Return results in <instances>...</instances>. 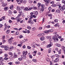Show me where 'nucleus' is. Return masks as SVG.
I'll return each mask as SVG.
<instances>
[{
	"label": "nucleus",
	"instance_id": "nucleus-1",
	"mask_svg": "<svg viewBox=\"0 0 65 65\" xmlns=\"http://www.w3.org/2000/svg\"><path fill=\"white\" fill-rule=\"evenodd\" d=\"M59 41V39H58V38L56 37L55 38H54V41L55 42H58Z\"/></svg>",
	"mask_w": 65,
	"mask_h": 65
},
{
	"label": "nucleus",
	"instance_id": "nucleus-2",
	"mask_svg": "<svg viewBox=\"0 0 65 65\" xmlns=\"http://www.w3.org/2000/svg\"><path fill=\"white\" fill-rule=\"evenodd\" d=\"M13 39V38L12 37H11L9 40V41L10 43H12V42L11 41Z\"/></svg>",
	"mask_w": 65,
	"mask_h": 65
},
{
	"label": "nucleus",
	"instance_id": "nucleus-3",
	"mask_svg": "<svg viewBox=\"0 0 65 65\" xmlns=\"http://www.w3.org/2000/svg\"><path fill=\"white\" fill-rule=\"evenodd\" d=\"M19 17H17L16 18H15V19L17 21V23H19V22H20V20L19 19Z\"/></svg>",
	"mask_w": 65,
	"mask_h": 65
},
{
	"label": "nucleus",
	"instance_id": "nucleus-4",
	"mask_svg": "<svg viewBox=\"0 0 65 65\" xmlns=\"http://www.w3.org/2000/svg\"><path fill=\"white\" fill-rule=\"evenodd\" d=\"M20 11H21V12H20V11L19 12V14L18 16L17 17H18V18H20V17H21V14H22V10H20Z\"/></svg>",
	"mask_w": 65,
	"mask_h": 65
},
{
	"label": "nucleus",
	"instance_id": "nucleus-5",
	"mask_svg": "<svg viewBox=\"0 0 65 65\" xmlns=\"http://www.w3.org/2000/svg\"><path fill=\"white\" fill-rule=\"evenodd\" d=\"M8 55L7 54H5V60H8V58L7 57Z\"/></svg>",
	"mask_w": 65,
	"mask_h": 65
},
{
	"label": "nucleus",
	"instance_id": "nucleus-6",
	"mask_svg": "<svg viewBox=\"0 0 65 65\" xmlns=\"http://www.w3.org/2000/svg\"><path fill=\"white\" fill-rule=\"evenodd\" d=\"M28 23H30V24H33V21H32L30 20H29L28 22Z\"/></svg>",
	"mask_w": 65,
	"mask_h": 65
},
{
	"label": "nucleus",
	"instance_id": "nucleus-7",
	"mask_svg": "<svg viewBox=\"0 0 65 65\" xmlns=\"http://www.w3.org/2000/svg\"><path fill=\"white\" fill-rule=\"evenodd\" d=\"M28 54V52L24 51L23 52V55H26Z\"/></svg>",
	"mask_w": 65,
	"mask_h": 65
},
{
	"label": "nucleus",
	"instance_id": "nucleus-8",
	"mask_svg": "<svg viewBox=\"0 0 65 65\" xmlns=\"http://www.w3.org/2000/svg\"><path fill=\"white\" fill-rule=\"evenodd\" d=\"M4 49L6 51H7L9 49V47L8 46H7L5 47Z\"/></svg>",
	"mask_w": 65,
	"mask_h": 65
},
{
	"label": "nucleus",
	"instance_id": "nucleus-9",
	"mask_svg": "<svg viewBox=\"0 0 65 65\" xmlns=\"http://www.w3.org/2000/svg\"><path fill=\"white\" fill-rule=\"evenodd\" d=\"M61 48L64 52L65 51V47L64 46H61Z\"/></svg>",
	"mask_w": 65,
	"mask_h": 65
},
{
	"label": "nucleus",
	"instance_id": "nucleus-10",
	"mask_svg": "<svg viewBox=\"0 0 65 65\" xmlns=\"http://www.w3.org/2000/svg\"><path fill=\"white\" fill-rule=\"evenodd\" d=\"M59 61V59L58 58H56V59L54 60V62L56 63V62H58Z\"/></svg>",
	"mask_w": 65,
	"mask_h": 65
},
{
	"label": "nucleus",
	"instance_id": "nucleus-11",
	"mask_svg": "<svg viewBox=\"0 0 65 65\" xmlns=\"http://www.w3.org/2000/svg\"><path fill=\"white\" fill-rule=\"evenodd\" d=\"M50 1L49 0H46L45 1V2L47 3V4H48L50 3Z\"/></svg>",
	"mask_w": 65,
	"mask_h": 65
},
{
	"label": "nucleus",
	"instance_id": "nucleus-12",
	"mask_svg": "<svg viewBox=\"0 0 65 65\" xmlns=\"http://www.w3.org/2000/svg\"><path fill=\"white\" fill-rule=\"evenodd\" d=\"M4 61V59L2 57H0V62H2Z\"/></svg>",
	"mask_w": 65,
	"mask_h": 65
},
{
	"label": "nucleus",
	"instance_id": "nucleus-13",
	"mask_svg": "<svg viewBox=\"0 0 65 65\" xmlns=\"http://www.w3.org/2000/svg\"><path fill=\"white\" fill-rule=\"evenodd\" d=\"M56 46H58V47H60L61 46V44H56Z\"/></svg>",
	"mask_w": 65,
	"mask_h": 65
},
{
	"label": "nucleus",
	"instance_id": "nucleus-14",
	"mask_svg": "<svg viewBox=\"0 0 65 65\" xmlns=\"http://www.w3.org/2000/svg\"><path fill=\"white\" fill-rule=\"evenodd\" d=\"M34 13L36 15H37L38 14V12L37 11H35L34 12Z\"/></svg>",
	"mask_w": 65,
	"mask_h": 65
},
{
	"label": "nucleus",
	"instance_id": "nucleus-15",
	"mask_svg": "<svg viewBox=\"0 0 65 65\" xmlns=\"http://www.w3.org/2000/svg\"><path fill=\"white\" fill-rule=\"evenodd\" d=\"M17 9L18 10H20V12L21 11V10H20V7L19 6L17 7Z\"/></svg>",
	"mask_w": 65,
	"mask_h": 65
},
{
	"label": "nucleus",
	"instance_id": "nucleus-16",
	"mask_svg": "<svg viewBox=\"0 0 65 65\" xmlns=\"http://www.w3.org/2000/svg\"><path fill=\"white\" fill-rule=\"evenodd\" d=\"M44 9H41V10L40 11V12L41 13L43 12L44 11Z\"/></svg>",
	"mask_w": 65,
	"mask_h": 65
},
{
	"label": "nucleus",
	"instance_id": "nucleus-17",
	"mask_svg": "<svg viewBox=\"0 0 65 65\" xmlns=\"http://www.w3.org/2000/svg\"><path fill=\"white\" fill-rule=\"evenodd\" d=\"M46 60L47 62H50V59L48 58H47L46 59Z\"/></svg>",
	"mask_w": 65,
	"mask_h": 65
},
{
	"label": "nucleus",
	"instance_id": "nucleus-18",
	"mask_svg": "<svg viewBox=\"0 0 65 65\" xmlns=\"http://www.w3.org/2000/svg\"><path fill=\"white\" fill-rule=\"evenodd\" d=\"M10 32V29H8L6 31V34H9Z\"/></svg>",
	"mask_w": 65,
	"mask_h": 65
},
{
	"label": "nucleus",
	"instance_id": "nucleus-19",
	"mask_svg": "<svg viewBox=\"0 0 65 65\" xmlns=\"http://www.w3.org/2000/svg\"><path fill=\"white\" fill-rule=\"evenodd\" d=\"M6 5H7V4L5 3L3 4L2 5V6L3 7H5V6H6Z\"/></svg>",
	"mask_w": 65,
	"mask_h": 65
},
{
	"label": "nucleus",
	"instance_id": "nucleus-20",
	"mask_svg": "<svg viewBox=\"0 0 65 65\" xmlns=\"http://www.w3.org/2000/svg\"><path fill=\"white\" fill-rule=\"evenodd\" d=\"M10 8L11 9H13V5H12L10 7Z\"/></svg>",
	"mask_w": 65,
	"mask_h": 65
},
{
	"label": "nucleus",
	"instance_id": "nucleus-21",
	"mask_svg": "<svg viewBox=\"0 0 65 65\" xmlns=\"http://www.w3.org/2000/svg\"><path fill=\"white\" fill-rule=\"evenodd\" d=\"M24 10L25 11H28L29 10V9L27 7H26L24 9Z\"/></svg>",
	"mask_w": 65,
	"mask_h": 65
},
{
	"label": "nucleus",
	"instance_id": "nucleus-22",
	"mask_svg": "<svg viewBox=\"0 0 65 65\" xmlns=\"http://www.w3.org/2000/svg\"><path fill=\"white\" fill-rule=\"evenodd\" d=\"M40 40H42V41L44 40V37H41L40 38Z\"/></svg>",
	"mask_w": 65,
	"mask_h": 65
},
{
	"label": "nucleus",
	"instance_id": "nucleus-23",
	"mask_svg": "<svg viewBox=\"0 0 65 65\" xmlns=\"http://www.w3.org/2000/svg\"><path fill=\"white\" fill-rule=\"evenodd\" d=\"M5 10H7L8 9V7H6L4 8Z\"/></svg>",
	"mask_w": 65,
	"mask_h": 65
},
{
	"label": "nucleus",
	"instance_id": "nucleus-24",
	"mask_svg": "<svg viewBox=\"0 0 65 65\" xmlns=\"http://www.w3.org/2000/svg\"><path fill=\"white\" fill-rule=\"evenodd\" d=\"M18 57V55H17V54H15L14 55V56L13 57L14 58H17Z\"/></svg>",
	"mask_w": 65,
	"mask_h": 65
},
{
	"label": "nucleus",
	"instance_id": "nucleus-25",
	"mask_svg": "<svg viewBox=\"0 0 65 65\" xmlns=\"http://www.w3.org/2000/svg\"><path fill=\"white\" fill-rule=\"evenodd\" d=\"M44 33H48L49 32H50V30H45L44 31Z\"/></svg>",
	"mask_w": 65,
	"mask_h": 65
},
{
	"label": "nucleus",
	"instance_id": "nucleus-26",
	"mask_svg": "<svg viewBox=\"0 0 65 65\" xmlns=\"http://www.w3.org/2000/svg\"><path fill=\"white\" fill-rule=\"evenodd\" d=\"M39 7L41 5V4L40 3H39L37 5Z\"/></svg>",
	"mask_w": 65,
	"mask_h": 65
},
{
	"label": "nucleus",
	"instance_id": "nucleus-27",
	"mask_svg": "<svg viewBox=\"0 0 65 65\" xmlns=\"http://www.w3.org/2000/svg\"><path fill=\"white\" fill-rule=\"evenodd\" d=\"M32 61L34 62H37V60L35 59H32Z\"/></svg>",
	"mask_w": 65,
	"mask_h": 65
},
{
	"label": "nucleus",
	"instance_id": "nucleus-28",
	"mask_svg": "<svg viewBox=\"0 0 65 65\" xmlns=\"http://www.w3.org/2000/svg\"><path fill=\"white\" fill-rule=\"evenodd\" d=\"M45 6V5H41V7L42 8L41 9H43V8L44 9V7Z\"/></svg>",
	"mask_w": 65,
	"mask_h": 65
},
{
	"label": "nucleus",
	"instance_id": "nucleus-29",
	"mask_svg": "<svg viewBox=\"0 0 65 65\" xmlns=\"http://www.w3.org/2000/svg\"><path fill=\"white\" fill-rule=\"evenodd\" d=\"M32 8H34V9H37V7H34V6H32Z\"/></svg>",
	"mask_w": 65,
	"mask_h": 65
},
{
	"label": "nucleus",
	"instance_id": "nucleus-30",
	"mask_svg": "<svg viewBox=\"0 0 65 65\" xmlns=\"http://www.w3.org/2000/svg\"><path fill=\"white\" fill-rule=\"evenodd\" d=\"M59 9H60V10H61V9H62V10H63V7H61V6H60L59 7Z\"/></svg>",
	"mask_w": 65,
	"mask_h": 65
},
{
	"label": "nucleus",
	"instance_id": "nucleus-31",
	"mask_svg": "<svg viewBox=\"0 0 65 65\" xmlns=\"http://www.w3.org/2000/svg\"><path fill=\"white\" fill-rule=\"evenodd\" d=\"M55 56L57 58H59V57H60V56L58 54H56L55 55Z\"/></svg>",
	"mask_w": 65,
	"mask_h": 65
},
{
	"label": "nucleus",
	"instance_id": "nucleus-32",
	"mask_svg": "<svg viewBox=\"0 0 65 65\" xmlns=\"http://www.w3.org/2000/svg\"><path fill=\"white\" fill-rule=\"evenodd\" d=\"M27 28L29 30H31V27L30 26H27Z\"/></svg>",
	"mask_w": 65,
	"mask_h": 65
},
{
	"label": "nucleus",
	"instance_id": "nucleus-33",
	"mask_svg": "<svg viewBox=\"0 0 65 65\" xmlns=\"http://www.w3.org/2000/svg\"><path fill=\"white\" fill-rule=\"evenodd\" d=\"M52 46V44L50 45V44H49L47 46V47H50Z\"/></svg>",
	"mask_w": 65,
	"mask_h": 65
},
{
	"label": "nucleus",
	"instance_id": "nucleus-34",
	"mask_svg": "<svg viewBox=\"0 0 65 65\" xmlns=\"http://www.w3.org/2000/svg\"><path fill=\"white\" fill-rule=\"evenodd\" d=\"M58 25H59V23H57L56 24V25H54V26L55 27H57Z\"/></svg>",
	"mask_w": 65,
	"mask_h": 65
},
{
	"label": "nucleus",
	"instance_id": "nucleus-35",
	"mask_svg": "<svg viewBox=\"0 0 65 65\" xmlns=\"http://www.w3.org/2000/svg\"><path fill=\"white\" fill-rule=\"evenodd\" d=\"M48 15V17H52L53 15H52L51 14H49Z\"/></svg>",
	"mask_w": 65,
	"mask_h": 65
},
{
	"label": "nucleus",
	"instance_id": "nucleus-36",
	"mask_svg": "<svg viewBox=\"0 0 65 65\" xmlns=\"http://www.w3.org/2000/svg\"><path fill=\"white\" fill-rule=\"evenodd\" d=\"M48 9L49 11H50V10H52V8L51 7H50L48 8Z\"/></svg>",
	"mask_w": 65,
	"mask_h": 65
},
{
	"label": "nucleus",
	"instance_id": "nucleus-37",
	"mask_svg": "<svg viewBox=\"0 0 65 65\" xmlns=\"http://www.w3.org/2000/svg\"><path fill=\"white\" fill-rule=\"evenodd\" d=\"M58 54H61V50H59L58 51Z\"/></svg>",
	"mask_w": 65,
	"mask_h": 65
},
{
	"label": "nucleus",
	"instance_id": "nucleus-38",
	"mask_svg": "<svg viewBox=\"0 0 65 65\" xmlns=\"http://www.w3.org/2000/svg\"><path fill=\"white\" fill-rule=\"evenodd\" d=\"M15 63L16 64H19L20 63V62L19 61H16L15 62Z\"/></svg>",
	"mask_w": 65,
	"mask_h": 65
},
{
	"label": "nucleus",
	"instance_id": "nucleus-39",
	"mask_svg": "<svg viewBox=\"0 0 65 65\" xmlns=\"http://www.w3.org/2000/svg\"><path fill=\"white\" fill-rule=\"evenodd\" d=\"M51 6L52 7H56V6H57V5L54 4V5H51Z\"/></svg>",
	"mask_w": 65,
	"mask_h": 65
},
{
	"label": "nucleus",
	"instance_id": "nucleus-40",
	"mask_svg": "<svg viewBox=\"0 0 65 65\" xmlns=\"http://www.w3.org/2000/svg\"><path fill=\"white\" fill-rule=\"evenodd\" d=\"M54 1H52L51 2H50V4H54Z\"/></svg>",
	"mask_w": 65,
	"mask_h": 65
},
{
	"label": "nucleus",
	"instance_id": "nucleus-41",
	"mask_svg": "<svg viewBox=\"0 0 65 65\" xmlns=\"http://www.w3.org/2000/svg\"><path fill=\"white\" fill-rule=\"evenodd\" d=\"M18 60L19 61H22V60H23V58H18Z\"/></svg>",
	"mask_w": 65,
	"mask_h": 65
},
{
	"label": "nucleus",
	"instance_id": "nucleus-42",
	"mask_svg": "<svg viewBox=\"0 0 65 65\" xmlns=\"http://www.w3.org/2000/svg\"><path fill=\"white\" fill-rule=\"evenodd\" d=\"M9 55H11V56H12V53L11 52H9Z\"/></svg>",
	"mask_w": 65,
	"mask_h": 65
},
{
	"label": "nucleus",
	"instance_id": "nucleus-43",
	"mask_svg": "<svg viewBox=\"0 0 65 65\" xmlns=\"http://www.w3.org/2000/svg\"><path fill=\"white\" fill-rule=\"evenodd\" d=\"M56 5H57V6H59H59H60V3H57L56 4Z\"/></svg>",
	"mask_w": 65,
	"mask_h": 65
},
{
	"label": "nucleus",
	"instance_id": "nucleus-44",
	"mask_svg": "<svg viewBox=\"0 0 65 65\" xmlns=\"http://www.w3.org/2000/svg\"><path fill=\"white\" fill-rule=\"evenodd\" d=\"M8 64L9 65H12V62H10L8 63Z\"/></svg>",
	"mask_w": 65,
	"mask_h": 65
},
{
	"label": "nucleus",
	"instance_id": "nucleus-45",
	"mask_svg": "<svg viewBox=\"0 0 65 65\" xmlns=\"http://www.w3.org/2000/svg\"><path fill=\"white\" fill-rule=\"evenodd\" d=\"M51 52V48H50L49 49L48 53H50Z\"/></svg>",
	"mask_w": 65,
	"mask_h": 65
},
{
	"label": "nucleus",
	"instance_id": "nucleus-46",
	"mask_svg": "<svg viewBox=\"0 0 65 65\" xmlns=\"http://www.w3.org/2000/svg\"><path fill=\"white\" fill-rule=\"evenodd\" d=\"M30 14H31V15L30 16V17L31 16V17H33V14H34L32 12L30 13Z\"/></svg>",
	"mask_w": 65,
	"mask_h": 65
},
{
	"label": "nucleus",
	"instance_id": "nucleus-47",
	"mask_svg": "<svg viewBox=\"0 0 65 65\" xmlns=\"http://www.w3.org/2000/svg\"><path fill=\"white\" fill-rule=\"evenodd\" d=\"M14 48L12 46L11 47H10L9 48L10 50H12V49H13Z\"/></svg>",
	"mask_w": 65,
	"mask_h": 65
},
{
	"label": "nucleus",
	"instance_id": "nucleus-48",
	"mask_svg": "<svg viewBox=\"0 0 65 65\" xmlns=\"http://www.w3.org/2000/svg\"><path fill=\"white\" fill-rule=\"evenodd\" d=\"M5 36L4 35L2 37V39H4Z\"/></svg>",
	"mask_w": 65,
	"mask_h": 65
},
{
	"label": "nucleus",
	"instance_id": "nucleus-49",
	"mask_svg": "<svg viewBox=\"0 0 65 65\" xmlns=\"http://www.w3.org/2000/svg\"><path fill=\"white\" fill-rule=\"evenodd\" d=\"M8 2H10V1H11V2H13L14 1V0H7Z\"/></svg>",
	"mask_w": 65,
	"mask_h": 65
},
{
	"label": "nucleus",
	"instance_id": "nucleus-50",
	"mask_svg": "<svg viewBox=\"0 0 65 65\" xmlns=\"http://www.w3.org/2000/svg\"><path fill=\"white\" fill-rule=\"evenodd\" d=\"M27 62H28V64H29V63H30L31 62L30 60H27Z\"/></svg>",
	"mask_w": 65,
	"mask_h": 65
},
{
	"label": "nucleus",
	"instance_id": "nucleus-51",
	"mask_svg": "<svg viewBox=\"0 0 65 65\" xmlns=\"http://www.w3.org/2000/svg\"><path fill=\"white\" fill-rule=\"evenodd\" d=\"M58 22V20L57 19H55V23H57V22Z\"/></svg>",
	"mask_w": 65,
	"mask_h": 65
},
{
	"label": "nucleus",
	"instance_id": "nucleus-52",
	"mask_svg": "<svg viewBox=\"0 0 65 65\" xmlns=\"http://www.w3.org/2000/svg\"><path fill=\"white\" fill-rule=\"evenodd\" d=\"M23 2L24 4H26L27 2V1L26 0H24Z\"/></svg>",
	"mask_w": 65,
	"mask_h": 65
},
{
	"label": "nucleus",
	"instance_id": "nucleus-53",
	"mask_svg": "<svg viewBox=\"0 0 65 65\" xmlns=\"http://www.w3.org/2000/svg\"><path fill=\"white\" fill-rule=\"evenodd\" d=\"M3 64H4V63L2 62H0V65H3Z\"/></svg>",
	"mask_w": 65,
	"mask_h": 65
},
{
	"label": "nucleus",
	"instance_id": "nucleus-54",
	"mask_svg": "<svg viewBox=\"0 0 65 65\" xmlns=\"http://www.w3.org/2000/svg\"><path fill=\"white\" fill-rule=\"evenodd\" d=\"M3 43H4L6 42V40L4 39L3 40Z\"/></svg>",
	"mask_w": 65,
	"mask_h": 65
},
{
	"label": "nucleus",
	"instance_id": "nucleus-55",
	"mask_svg": "<svg viewBox=\"0 0 65 65\" xmlns=\"http://www.w3.org/2000/svg\"><path fill=\"white\" fill-rule=\"evenodd\" d=\"M8 12H9V14H11V13L12 12H11V11H10V10H9V11Z\"/></svg>",
	"mask_w": 65,
	"mask_h": 65
},
{
	"label": "nucleus",
	"instance_id": "nucleus-56",
	"mask_svg": "<svg viewBox=\"0 0 65 65\" xmlns=\"http://www.w3.org/2000/svg\"><path fill=\"white\" fill-rule=\"evenodd\" d=\"M51 58L52 59H54V58H55V56L54 55H52L51 57Z\"/></svg>",
	"mask_w": 65,
	"mask_h": 65
},
{
	"label": "nucleus",
	"instance_id": "nucleus-57",
	"mask_svg": "<svg viewBox=\"0 0 65 65\" xmlns=\"http://www.w3.org/2000/svg\"><path fill=\"white\" fill-rule=\"evenodd\" d=\"M47 38V39H50V38H51V37H48V36H47L46 37Z\"/></svg>",
	"mask_w": 65,
	"mask_h": 65
},
{
	"label": "nucleus",
	"instance_id": "nucleus-58",
	"mask_svg": "<svg viewBox=\"0 0 65 65\" xmlns=\"http://www.w3.org/2000/svg\"><path fill=\"white\" fill-rule=\"evenodd\" d=\"M30 19L29 20V21H31V20H32V19L33 17L32 16H30Z\"/></svg>",
	"mask_w": 65,
	"mask_h": 65
},
{
	"label": "nucleus",
	"instance_id": "nucleus-59",
	"mask_svg": "<svg viewBox=\"0 0 65 65\" xmlns=\"http://www.w3.org/2000/svg\"><path fill=\"white\" fill-rule=\"evenodd\" d=\"M31 47L30 46H27L28 49H31Z\"/></svg>",
	"mask_w": 65,
	"mask_h": 65
},
{
	"label": "nucleus",
	"instance_id": "nucleus-60",
	"mask_svg": "<svg viewBox=\"0 0 65 65\" xmlns=\"http://www.w3.org/2000/svg\"><path fill=\"white\" fill-rule=\"evenodd\" d=\"M19 34V32L18 31H17L16 32V35H18Z\"/></svg>",
	"mask_w": 65,
	"mask_h": 65
},
{
	"label": "nucleus",
	"instance_id": "nucleus-61",
	"mask_svg": "<svg viewBox=\"0 0 65 65\" xmlns=\"http://www.w3.org/2000/svg\"><path fill=\"white\" fill-rule=\"evenodd\" d=\"M37 19H34L33 20V21L35 22H36Z\"/></svg>",
	"mask_w": 65,
	"mask_h": 65
},
{
	"label": "nucleus",
	"instance_id": "nucleus-62",
	"mask_svg": "<svg viewBox=\"0 0 65 65\" xmlns=\"http://www.w3.org/2000/svg\"><path fill=\"white\" fill-rule=\"evenodd\" d=\"M55 36H56V37H59V35L58 34H56V35H55Z\"/></svg>",
	"mask_w": 65,
	"mask_h": 65
},
{
	"label": "nucleus",
	"instance_id": "nucleus-63",
	"mask_svg": "<svg viewBox=\"0 0 65 65\" xmlns=\"http://www.w3.org/2000/svg\"><path fill=\"white\" fill-rule=\"evenodd\" d=\"M23 58V59H26V55H24Z\"/></svg>",
	"mask_w": 65,
	"mask_h": 65
},
{
	"label": "nucleus",
	"instance_id": "nucleus-64",
	"mask_svg": "<svg viewBox=\"0 0 65 65\" xmlns=\"http://www.w3.org/2000/svg\"><path fill=\"white\" fill-rule=\"evenodd\" d=\"M50 65H51L52 64V61H50Z\"/></svg>",
	"mask_w": 65,
	"mask_h": 65
}]
</instances>
